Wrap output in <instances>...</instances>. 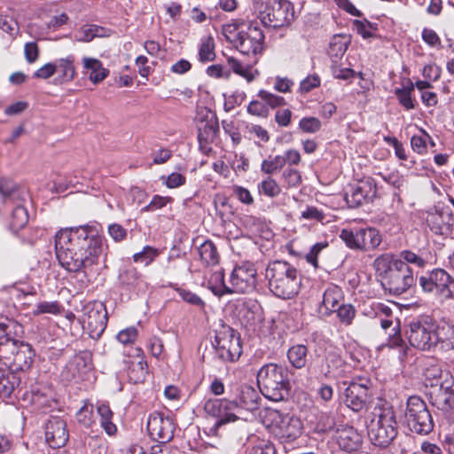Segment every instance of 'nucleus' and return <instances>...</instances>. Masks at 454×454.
Masks as SVG:
<instances>
[{
    "label": "nucleus",
    "mask_w": 454,
    "mask_h": 454,
    "mask_svg": "<svg viewBox=\"0 0 454 454\" xmlns=\"http://www.w3.org/2000/svg\"><path fill=\"white\" fill-rule=\"evenodd\" d=\"M104 247L105 239L90 225L62 229L55 235L57 259L70 272L97 264Z\"/></svg>",
    "instance_id": "1"
},
{
    "label": "nucleus",
    "mask_w": 454,
    "mask_h": 454,
    "mask_svg": "<svg viewBox=\"0 0 454 454\" xmlns=\"http://www.w3.org/2000/svg\"><path fill=\"white\" fill-rule=\"evenodd\" d=\"M260 395L251 386L242 385L238 390L234 400L208 399L204 403L205 412L216 419L214 427L216 430L228 423H233L240 419L243 411H254L259 407Z\"/></svg>",
    "instance_id": "2"
},
{
    "label": "nucleus",
    "mask_w": 454,
    "mask_h": 454,
    "mask_svg": "<svg viewBox=\"0 0 454 454\" xmlns=\"http://www.w3.org/2000/svg\"><path fill=\"white\" fill-rule=\"evenodd\" d=\"M270 291L278 298H294L300 290L301 278L298 270L286 261H274L265 270Z\"/></svg>",
    "instance_id": "3"
},
{
    "label": "nucleus",
    "mask_w": 454,
    "mask_h": 454,
    "mask_svg": "<svg viewBox=\"0 0 454 454\" xmlns=\"http://www.w3.org/2000/svg\"><path fill=\"white\" fill-rule=\"evenodd\" d=\"M257 382L262 394L269 400H284L289 393L287 369L276 364H267L257 372Z\"/></svg>",
    "instance_id": "4"
},
{
    "label": "nucleus",
    "mask_w": 454,
    "mask_h": 454,
    "mask_svg": "<svg viewBox=\"0 0 454 454\" xmlns=\"http://www.w3.org/2000/svg\"><path fill=\"white\" fill-rule=\"evenodd\" d=\"M223 35L244 55H256L262 50L264 35L262 29L253 23L240 26L226 25L223 27Z\"/></svg>",
    "instance_id": "5"
},
{
    "label": "nucleus",
    "mask_w": 454,
    "mask_h": 454,
    "mask_svg": "<svg viewBox=\"0 0 454 454\" xmlns=\"http://www.w3.org/2000/svg\"><path fill=\"white\" fill-rule=\"evenodd\" d=\"M263 423L276 437L284 442H294L303 431V425L299 418L275 409L265 410Z\"/></svg>",
    "instance_id": "6"
},
{
    "label": "nucleus",
    "mask_w": 454,
    "mask_h": 454,
    "mask_svg": "<svg viewBox=\"0 0 454 454\" xmlns=\"http://www.w3.org/2000/svg\"><path fill=\"white\" fill-rule=\"evenodd\" d=\"M34 351L28 343L5 338L0 340V361L13 372H24L32 363Z\"/></svg>",
    "instance_id": "7"
},
{
    "label": "nucleus",
    "mask_w": 454,
    "mask_h": 454,
    "mask_svg": "<svg viewBox=\"0 0 454 454\" xmlns=\"http://www.w3.org/2000/svg\"><path fill=\"white\" fill-rule=\"evenodd\" d=\"M0 197L6 203H16L11 214L10 228L15 232L20 231L28 222V213L23 205L29 198L27 191L10 180L0 179Z\"/></svg>",
    "instance_id": "8"
},
{
    "label": "nucleus",
    "mask_w": 454,
    "mask_h": 454,
    "mask_svg": "<svg viewBox=\"0 0 454 454\" xmlns=\"http://www.w3.org/2000/svg\"><path fill=\"white\" fill-rule=\"evenodd\" d=\"M368 434L372 444L380 448H386L393 442L397 435V427L391 407L379 409L371 421Z\"/></svg>",
    "instance_id": "9"
},
{
    "label": "nucleus",
    "mask_w": 454,
    "mask_h": 454,
    "mask_svg": "<svg viewBox=\"0 0 454 454\" xmlns=\"http://www.w3.org/2000/svg\"><path fill=\"white\" fill-rule=\"evenodd\" d=\"M422 291L443 302L454 299V278L441 268H435L419 278Z\"/></svg>",
    "instance_id": "10"
},
{
    "label": "nucleus",
    "mask_w": 454,
    "mask_h": 454,
    "mask_svg": "<svg viewBox=\"0 0 454 454\" xmlns=\"http://www.w3.org/2000/svg\"><path fill=\"white\" fill-rule=\"evenodd\" d=\"M403 422L410 431L420 435L428 434L434 428V421L427 405L418 395L407 399Z\"/></svg>",
    "instance_id": "11"
},
{
    "label": "nucleus",
    "mask_w": 454,
    "mask_h": 454,
    "mask_svg": "<svg viewBox=\"0 0 454 454\" xmlns=\"http://www.w3.org/2000/svg\"><path fill=\"white\" fill-rule=\"evenodd\" d=\"M435 320L428 316L412 319L406 331L410 344L420 350L429 351L434 348Z\"/></svg>",
    "instance_id": "12"
},
{
    "label": "nucleus",
    "mask_w": 454,
    "mask_h": 454,
    "mask_svg": "<svg viewBox=\"0 0 454 454\" xmlns=\"http://www.w3.org/2000/svg\"><path fill=\"white\" fill-rule=\"evenodd\" d=\"M340 238L351 249L370 251L378 247L381 241V234L372 227L343 229Z\"/></svg>",
    "instance_id": "13"
},
{
    "label": "nucleus",
    "mask_w": 454,
    "mask_h": 454,
    "mask_svg": "<svg viewBox=\"0 0 454 454\" xmlns=\"http://www.w3.org/2000/svg\"><path fill=\"white\" fill-rule=\"evenodd\" d=\"M213 346L218 356L227 362L235 361L242 353L239 335L229 325H222L215 332Z\"/></svg>",
    "instance_id": "14"
},
{
    "label": "nucleus",
    "mask_w": 454,
    "mask_h": 454,
    "mask_svg": "<svg viewBox=\"0 0 454 454\" xmlns=\"http://www.w3.org/2000/svg\"><path fill=\"white\" fill-rule=\"evenodd\" d=\"M415 282L416 278L411 267L401 260H396L389 275L384 278L383 286L389 294L401 295L413 287Z\"/></svg>",
    "instance_id": "15"
},
{
    "label": "nucleus",
    "mask_w": 454,
    "mask_h": 454,
    "mask_svg": "<svg viewBox=\"0 0 454 454\" xmlns=\"http://www.w3.org/2000/svg\"><path fill=\"white\" fill-rule=\"evenodd\" d=\"M83 327L90 332L91 338H98L107 325V312L103 303L91 301L83 305L80 317Z\"/></svg>",
    "instance_id": "16"
},
{
    "label": "nucleus",
    "mask_w": 454,
    "mask_h": 454,
    "mask_svg": "<svg viewBox=\"0 0 454 454\" xmlns=\"http://www.w3.org/2000/svg\"><path fill=\"white\" fill-rule=\"evenodd\" d=\"M230 294H247L257 284V271L252 262H243L234 267L229 277Z\"/></svg>",
    "instance_id": "17"
},
{
    "label": "nucleus",
    "mask_w": 454,
    "mask_h": 454,
    "mask_svg": "<svg viewBox=\"0 0 454 454\" xmlns=\"http://www.w3.org/2000/svg\"><path fill=\"white\" fill-rule=\"evenodd\" d=\"M372 381L366 378L352 380L345 389L344 402L354 411H362L368 402L371 393Z\"/></svg>",
    "instance_id": "18"
},
{
    "label": "nucleus",
    "mask_w": 454,
    "mask_h": 454,
    "mask_svg": "<svg viewBox=\"0 0 454 454\" xmlns=\"http://www.w3.org/2000/svg\"><path fill=\"white\" fill-rule=\"evenodd\" d=\"M430 395L432 404L454 419V380L449 372L445 373V380L440 382L439 387Z\"/></svg>",
    "instance_id": "19"
},
{
    "label": "nucleus",
    "mask_w": 454,
    "mask_h": 454,
    "mask_svg": "<svg viewBox=\"0 0 454 454\" xmlns=\"http://www.w3.org/2000/svg\"><path fill=\"white\" fill-rule=\"evenodd\" d=\"M147 430L153 440L167 443L174 436L175 425L170 417L160 412H153L148 418Z\"/></svg>",
    "instance_id": "20"
},
{
    "label": "nucleus",
    "mask_w": 454,
    "mask_h": 454,
    "mask_svg": "<svg viewBox=\"0 0 454 454\" xmlns=\"http://www.w3.org/2000/svg\"><path fill=\"white\" fill-rule=\"evenodd\" d=\"M198 139L200 144L213 143L219 132L218 120L215 114L207 107L197 110Z\"/></svg>",
    "instance_id": "21"
},
{
    "label": "nucleus",
    "mask_w": 454,
    "mask_h": 454,
    "mask_svg": "<svg viewBox=\"0 0 454 454\" xmlns=\"http://www.w3.org/2000/svg\"><path fill=\"white\" fill-rule=\"evenodd\" d=\"M294 17L293 4L287 0H272L268 15L263 16L265 26L280 27L290 24Z\"/></svg>",
    "instance_id": "22"
},
{
    "label": "nucleus",
    "mask_w": 454,
    "mask_h": 454,
    "mask_svg": "<svg viewBox=\"0 0 454 454\" xmlns=\"http://www.w3.org/2000/svg\"><path fill=\"white\" fill-rule=\"evenodd\" d=\"M23 400L28 402L36 411L46 413L56 406L52 390L43 385H33L29 391L23 395Z\"/></svg>",
    "instance_id": "23"
},
{
    "label": "nucleus",
    "mask_w": 454,
    "mask_h": 454,
    "mask_svg": "<svg viewBox=\"0 0 454 454\" xmlns=\"http://www.w3.org/2000/svg\"><path fill=\"white\" fill-rule=\"evenodd\" d=\"M90 370L91 355L88 351H82L68 361L61 375L67 381L84 380Z\"/></svg>",
    "instance_id": "24"
},
{
    "label": "nucleus",
    "mask_w": 454,
    "mask_h": 454,
    "mask_svg": "<svg viewBox=\"0 0 454 454\" xmlns=\"http://www.w3.org/2000/svg\"><path fill=\"white\" fill-rule=\"evenodd\" d=\"M69 439L67 422L60 417H51L45 425V441L50 447H64Z\"/></svg>",
    "instance_id": "25"
},
{
    "label": "nucleus",
    "mask_w": 454,
    "mask_h": 454,
    "mask_svg": "<svg viewBox=\"0 0 454 454\" xmlns=\"http://www.w3.org/2000/svg\"><path fill=\"white\" fill-rule=\"evenodd\" d=\"M375 195V185L371 181H362L348 187L345 192V200L349 207H357L371 201Z\"/></svg>",
    "instance_id": "26"
},
{
    "label": "nucleus",
    "mask_w": 454,
    "mask_h": 454,
    "mask_svg": "<svg viewBox=\"0 0 454 454\" xmlns=\"http://www.w3.org/2000/svg\"><path fill=\"white\" fill-rule=\"evenodd\" d=\"M434 327V348L438 346L445 351L453 349L454 324L445 320L435 321Z\"/></svg>",
    "instance_id": "27"
},
{
    "label": "nucleus",
    "mask_w": 454,
    "mask_h": 454,
    "mask_svg": "<svg viewBox=\"0 0 454 454\" xmlns=\"http://www.w3.org/2000/svg\"><path fill=\"white\" fill-rule=\"evenodd\" d=\"M334 439L340 448L348 452L358 449L362 442L361 435L352 427L337 428L334 434Z\"/></svg>",
    "instance_id": "28"
},
{
    "label": "nucleus",
    "mask_w": 454,
    "mask_h": 454,
    "mask_svg": "<svg viewBox=\"0 0 454 454\" xmlns=\"http://www.w3.org/2000/svg\"><path fill=\"white\" fill-rule=\"evenodd\" d=\"M82 63L83 73L88 75L93 84L101 82L109 74L108 69L105 68L102 62L96 58L83 57Z\"/></svg>",
    "instance_id": "29"
},
{
    "label": "nucleus",
    "mask_w": 454,
    "mask_h": 454,
    "mask_svg": "<svg viewBox=\"0 0 454 454\" xmlns=\"http://www.w3.org/2000/svg\"><path fill=\"white\" fill-rule=\"evenodd\" d=\"M288 362L295 369L304 368L309 362V349L303 344H295L286 353Z\"/></svg>",
    "instance_id": "30"
},
{
    "label": "nucleus",
    "mask_w": 454,
    "mask_h": 454,
    "mask_svg": "<svg viewBox=\"0 0 454 454\" xmlns=\"http://www.w3.org/2000/svg\"><path fill=\"white\" fill-rule=\"evenodd\" d=\"M350 40L344 35H336L333 36L329 43L328 54L332 59L333 64H337L338 61L344 56Z\"/></svg>",
    "instance_id": "31"
},
{
    "label": "nucleus",
    "mask_w": 454,
    "mask_h": 454,
    "mask_svg": "<svg viewBox=\"0 0 454 454\" xmlns=\"http://www.w3.org/2000/svg\"><path fill=\"white\" fill-rule=\"evenodd\" d=\"M136 359L131 362L129 376L135 383L143 382L148 372L147 363L144 360L141 348L136 349Z\"/></svg>",
    "instance_id": "32"
},
{
    "label": "nucleus",
    "mask_w": 454,
    "mask_h": 454,
    "mask_svg": "<svg viewBox=\"0 0 454 454\" xmlns=\"http://www.w3.org/2000/svg\"><path fill=\"white\" fill-rule=\"evenodd\" d=\"M343 299L342 290L334 285L328 286L323 294L322 305L328 311H335Z\"/></svg>",
    "instance_id": "33"
},
{
    "label": "nucleus",
    "mask_w": 454,
    "mask_h": 454,
    "mask_svg": "<svg viewBox=\"0 0 454 454\" xmlns=\"http://www.w3.org/2000/svg\"><path fill=\"white\" fill-rule=\"evenodd\" d=\"M97 411L100 419V426L104 431L109 435L114 436L117 433V427L113 422L114 413L110 407L106 403H98Z\"/></svg>",
    "instance_id": "34"
},
{
    "label": "nucleus",
    "mask_w": 454,
    "mask_h": 454,
    "mask_svg": "<svg viewBox=\"0 0 454 454\" xmlns=\"http://www.w3.org/2000/svg\"><path fill=\"white\" fill-rule=\"evenodd\" d=\"M20 384V377L16 372L8 373L0 372V395L9 397Z\"/></svg>",
    "instance_id": "35"
},
{
    "label": "nucleus",
    "mask_w": 454,
    "mask_h": 454,
    "mask_svg": "<svg viewBox=\"0 0 454 454\" xmlns=\"http://www.w3.org/2000/svg\"><path fill=\"white\" fill-rule=\"evenodd\" d=\"M227 64L235 74L245 78L248 82H252L258 74V71L254 69L251 65L244 64L233 57L227 59Z\"/></svg>",
    "instance_id": "36"
},
{
    "label": "nucleus",
    "mask_w": 454,
    "mask_h": 454,
    "mask_svg": "<svg viewBox=\"0 0 454 454\" xmlns=\"http://www.w3.org/2000/svg\"><path fill=\"white\" fill-rule=\"evenodd\" d=\"M74 56H67V58L56 60L55 67H57V73L63 82H71L75 76V67L74 66Z\"/></svg>",
    "instance_id": "37"
},
{
    "label": "nucleus",
    "mask_w": 454,
    "mask_h": 454,
    "mask_svg": "<svg viewBox=\"0 0 454 454\" xmlns=\"http://www.w3.org/2000/svg\"><path fill=\"white\" fill-rule=\"evenodd\" d=\"M208 288L218 296L230 294V284H226L223 270L214 271L208 279Z\"/></svg>",
    "instance_id": "38"
},
{
    "label": "nucleus",
    "mask_w": 454,
    "mask_h": 454,
    "mask_svg": "<svg viewBox=\"0 0 454 454\" xmlns=\"http://www.w3.org/2000/svg\"><path fill=\"white\" fill-rule=\"evenodd\" d=\"M199 254L205 264L215 265L218 263L219 255L212 241L207 240L202 243L199 247Z\"/></svg>",
    "instance_id": "39"
},
{
    "label": "nucleus",
    "mask_w": 454,
    "mask_h": 454,
    "mask_svg": "<svg viewBox=\"0 0 454 454\" xmlns=\"http://www.w3.org/2000/svg\"><path fill=\"white\" fill-rule=\"evenodd\" d=\"M395 261L396 258H394L391 254H381L375 259L373 267L380 276H384L385 278L389 275Z\"/></svg>",
    "instance_id": "40"
},
{
    "label": "nucleus",
    "mask_w": 454,
    "mask_h": 454,
    "mask_svg": "<svg viewBox=\"0 0 454 454\" xmlns=\"http://www.w3.org/2000/svg\"><path fill=\"white\" fill-rule=\"evenodd\" d=\"M375 317L379 318L380 326L386 330L393 325L392 309L383 303H375L372 307Z\"/></svg>",
    "instance_id": "41"
},
{
    "label": "nucleus",
    "mask_w": 454,
    "mask_h": 454,
    "mask_svg": "<svg viewBox=\"0 0 454 454\" xmlns=\"http://www.w3.org/2000/svg\"><path fill=\"white\" fill-rule=\"evenodd\" d=\"M215 58V41L213 37L207 36L203 38L199 49V60L205 63L213 61Z\"/></svg>",
    "instance_id": "42"
},
{
    "label": "nucleus",
    "mask_w": 454,
    "mask_h": 454,
    "mask_svg": "<svg viewBox=\"0 0 454 454\" xmlns=\"http://www.w3.org/2000/svg\"><path fill=\"white\" fill-rule=\"evenodd\" d=\"M258 192L269 198H275L281 192V188L278 184L270 176L263 179L257 185Z\"/></svg>",
    "instance_id": "43"
},
{
    "label": "nucleus",
    "mask_w": 454,
    "mask_h": 454,
    "mask_svg": "<svg viewBox=\"0 0 454 454\" xmlns=\"http://www.w3.org/2000/svg\"><path fill=\"white\" fill-rule=\"evenodd\" d=\"M413 90V83L411 82H409V85L407 87L397 88L395 90V94L397 97L399 103L406 110H411L415 107L413 98H411V92Z\"/></svg>",
    "instance_id": "44"
},
{
    "label": "nucleus",
    "mask_w": 454,
    "mask_h": 454,
    "mask_svg": "<svg viewBox=\"0 0 454 454\" xmlns=\"http://www.w3.org/2000/svg\"><path fill=\"white\" fill-rule=\"evenodd\" d=\"M62 307L59 301H40L35 305V309L33 310L35 316L41 314H52L57 315L61 312Z\"/></svg>",
    "instance_id": "45"
},
{
    "label": "nucleus",
    "mask_w": 454,
    "mask_h": 454,
    "mask_svg": "<svg viewBox=\"0 0 454 454\" xmlns=\"http://www.w3.org/2000/svg\"><path fill=\"white\" fill-rule=\"evenodd\" d=\"M76 419L79 424L90 427L94 422L93 405L85 401L76 413Z\"/></svg>",
    "instance_id": "46"
},
{
    "label": "nucleus",
    "mask_w": 454,
    "mask_h": 454,
    "mask_svg": "<svg viewBox=\"0 0 454 454\" xmlns=\"http://www.w3.org/2000/svg\"><path fill=\"white\" fill-rule=\"evenodd\" d=\"M285 166V160L282 155H276L269 157L262 160L261 164V170L267 175H270L278 170H280Z\"/></svg>",
    "instance_id": "47"
},
{
    "label": "nucleus",
    "mask_w": 454,
    "mask_h": 454,
    "mask_svg": "<svg viewBox=\"0 0 454 454\" xmlns=\"http://www.w3.org/2000/svg\"><path fill=\"white\" fill-rule=\"evenodd\" d=\"M159 255V250L150 246H146L139 253L133 255L136 262L144 263L145 266L149 265Z\"/></svg>",
    "instance_id": "48"
},
{
    "label": "nucleus",
    "mask_w": 454,
    "mask_h": 454,
    "mask_svg": "<svg viewBox=\"0 0 454 454\" xmlns=\"http://www.w3.org/2000/svg\"><path fill=\"white\" fill-rule=\"evenodd\" d=\"M399 257L396 260H401L405 264H413L419 268H424L426 265V260L416 253L405 249L399 253Z\"/></svg>",
    "instance_id": "49"
},
{
    "label": "nucleus",
    "mask_w": 454,
    "mask_h": 454,
    "mask_svg": "<svg viewBox=\"0 0 454 454\" xmlns=\"http://www.w3.org/2000/svg\"><path fill=\"white\" fill-rule=\"evenodd\" d=\"M334 425V418L329 413L322 412L317 418L316 430L318 433H327L333 430Z\"/></svg>",
    "instance_id": "50"
},
{
    "label": "nucleus",
    "mask_w": 454,
    "mask_h": 454,
    "mask_svg": "<svg viewBox=\"0 0 454 454\" xmlns=\"http://www.w3.org/2000/svg\"><path fill=\"white\" fill-rule=\"evenodd\" d=\"M445 372H442L438 366H433L427 368L425 371V376L427 380L430 381L431 387L437 388L439 387L440 382L445 380Z\"/></svg>",
    "instance_id": "51"
},
{
    "label": "nucleus",
    "mask_w": 454,
    "mask_h": 454,
    "mask_svg": "<svg viewBox=\"0 0 454 454\" xmlns=\"http://www.w3.org/2000/svg\"><path fill=\"white\" fill-rule=\"evenodd\" d=\"M335 311L340 322L345 325H350L356 315V309L350 304L340 305Z\"/></svg>",
    "instance_id": "52"
},
{
    "label": "nucleus",
    "mask_w": 454,
    "mask_h": 454,
    "mask_svg": "<svg viewBox=\"0 0 454 454\" xmlns=\"http://www.w3.org/2000/svg\"><path fill=\"white\" fill-rule=\"evenodd\" d=\"M251 2L254 12L263 23V16L270 12L272 0H251Z\"/></svg>",
    "instance_id": "53"
},
{
    "label": "nucleus",
    "mask_w": 454,
    "mask_h": 454,
    "mask_svg": "<svg viewBox=\"0 0 454 454\" xmlns=\"http://www.w3.org/2000/svg\"><path fill=\"white\" fill-rule=\"evenodd\" d=\"M282 178L288 187H297L301 183L300 172L290 168L283 171Z\"/></svg>",
    "instance_id": "54"
},
{
    "label": "nucleus",
    "mask_w": 454,
    "mask_h": 454,
    "mask_svg": "<svg viewBox=\"0 0 454 454\" xmlns=\"http://www.w3.org/2000/svg\"><path fill=\"white\" fill-rule=\"evenodd\" d=\"M299 127L304 132L315 133L321 129V121L316 117H305L300 121Z\"/></svg>",
    "instance_id": "55"
},
{
    "label": "nucleus",
    "mask_w": 454,
    "mask_h": 454,
    "mask_svg": "<svg viewBox=\"0 0 454 454\" xmlns=\"http://www.w3.org/2000/svg\"><path fill=\"white\" fill-rule=\"evenodd\" d=\"M258 97L270 107L274 108L285 104L283 97L274 95L267 90H262L258 93Z\"/></svg>",
    "instance_id": "56"
},
{
    "label": "nucleus",
    "mask_w": 454,
    "mask_h": 454,
    "mask_svg": "<svg viewBox=\"0 0 454 454\" xmlns=\"http://www.w3.org/2000/svg\"><path fill=\"white\" fill-rule=\"evenodd\" d=\"M162 183L170 189L177 188L185 184V176L180 173H171L170 175L160 177Z\"/></svg>",
    "instance_id": "57"
},
{
    "label": "nucleus",
    "mask_w": 454,
    "mask_h": 454,
    "mask_svg": "<svg viewBox=\"0 0 454 454\" xmlns=\"http://www.w3.org/2000/svg\"><path fill=\"white\" fill-rule=\"evenodd\" d=\"M39 47L35 42H28L24 45V55L27 63H35L39 58Z\"/></svg>",
    "instance_id": "58"
},
{
    "label": "nucleus",
    "mask_w": 454,
    "mask_h": 454,
    "mask_svg": "<svg viewBox=\"0 0 454 454\" xmlns=\"http://www.w3.org/2000/svg\"><path fill=\"white\" fill-rule=\"evenodd\" d=\"M320 85V78L317 74L308 75L300 82V91L308 93Z\"/></svg>",
    "instance_id": "59"
},
{
    "label": "nucleus",
    "mask_w": 454,
    "mask_h": 454,
    "mask_svg": "<svg viewBox=\"0 0 454 454\" xmlns=\"http://www.w3.org/2000/svg\"><path fill=\"white\" fill-rule=\"evenodd\" d=\"M171 197L155 195L151 202L143 208V211H154L164 207L168 203L172 202Z\"/></svg>",
    "instance_id": "60"
},
{
    "label": "nucleus",
    "mask_w": 454,
    "mask_h": 454,
    "mask_svg": "<svg viewBox=\"0 0 454 454\" xmlns=\"http://www.w3.org/2000/svg\"><path fill=\"white\" fill-rule=\"evenodd\" d=\"M248 454H276V450L272 443L260 441L249 450Z\"/></svg>",
    "instance_id": "61"
},
{
    "label": "nucleus",
    "mask_w": 454,
    "mask_h": 454,
    "mask_svg": "<svg viewBox=\"0 0 454 454\" xmlns=\"http://www.w3.org/2000/svg\"><path fill=\"white\" fill-rule=\"evenodd\" d=\"M137 337V330L136 327L133 326L121 330V332H119L117 335L118 340L124 345L133 343L136 340Z\"/></svg>",
    "instance_id": "62"
},
{
    "label": "nucleus",
    "mask_w": 454,
    "mask_h": 454,
    "mask_svg": "<svg viewBox=\"0 0 454 454\" xmlns=\"http://www.w3.org/2000/svg\"><path fill=\"white\" fill-rule=\"evenodd\" d=\"M55 73H57V67H55V63L49 62L38 68L34 73L33 76L35 78L46 80L51 77Z\"/></svg>",
    "instance_id": "63"
},
{
    "label": "nucleus",
    "mask_w": 454,
    "mask_h": 454,
    "mask_svg": "<svg viewBox=\"0 0 454 454\" xmlns=\"http://www.w3.org/2000/svg\"><path fill=\"white\" fill-rule=\"evenodd\" d=\"M129 452L130 454H163L162 446L160 444L153 445L147 450H144L141 446L134 445L129 449Z\"/></svg>",
    "instance_id": "64"
}]
</instances>
